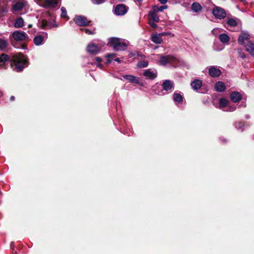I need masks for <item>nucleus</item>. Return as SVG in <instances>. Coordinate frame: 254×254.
I'll return each mask as SVG.
<instances>
[{
	"mask_svg": "<svg viewBox=\"0 0 254 254\" xmlns=\"http://www.w3.org/2000/svg\"><path fill=\"white\" fill-rule=\"evenodd\" d=\"M143 76L147 79L153 80L157 76V72L155 69H147L144 71Z\"/></svg>",
	"mask_w": 254,
	"mask_h": 254,
	"instance_id": "13",
	"label": "nucleus"
},
{
	"mask_svg": "<svg viewBox=\"0 0 254 254\" xmlns=\"http://www.w3.org/2000/svg\"><path fill=\"white\" fill-rule=\"evenodd\" d=\"M24 25V20L21 17L17 18L14 23V27L16 28L22 27Z\"/></svg>",
	"mask_w": 254,
	"mask_h": 254,
	"instance_id": "28",
	"label": "nucleus"
},
{
	"mask_svg": "<svg viewBox=\"0 0 254 254\" xmlns=\"http://www.w3.org/2000/svg\"><path fill=\"white\" fill-rule=\"evenodd\" d=\"M12 37L16 41H24L28 38L25 32L19 31H15L13 32Z\"/></svg>",
	"mask_w": 254,
	"mask_h": 254,
	"instance_id": "8",
	"label": "nucleus"
},
{
	"mask_svg": "<svg viewBox=\"0 0 254 254\" xmlns=\"http://www.w3.org/2000/svg\"><path fill=\"white\" fill-rule=\"evenodd\" d=\"M39 26L43 29H51L53 27H58L59 24H56L55 21L53 22H49L46 20L43 19L39 22Z\"/></svg>",
	"mask_w": 254,
	"mask_h": 254,
	"instance_id": "12",
	"label": "nucleus"
},
{
	"mask_svg": "<svg viewBox=\"0 0 254 254\" xmlns=\"http://www.w3.org/2000/svg\"><path fill=\"white\" fill-rule=\"evenodd\" d=\"M140 57H141V58H142V57H144V55H140Z\"/></svg>",
	"mask_w": 254,
	"mask_h": 254,
	"instance_id": "48",
	"label": "nucleus"
},
{
	"mask_svg": "<svg viewBox=\"0 0 254 254\" xmlns=\"http://www.w3.org/2000/svg\"><path fill=\"white\" fill-rule=\"evenodd\" d=\"M236 108L234 106H229L228 107V109L227 110V111L229 112H233L236 110Z\"/></svg>",
	"mask_w": 254,
	"mask_h": 254,
	"instance_id": "39",
	"label": "nucleus"
},
{
	"mask_svg": "<svg viewBox=\"0 0 254 254\" xmlns=\"http://www.w3.org/2000/svg\"><path fill=\"white\" fill-rule=\"evenodd\" d=\"M7 0H0V16L4 15L8 11Z\"/></svg>",
	"mask_w": 254,
	"mask_h": 254,
	"instance_id": "14",
	"label": "nucleus"
},
{
	"mask_svg": "<svg viewBox=\"0 0 254 254\" xmlns=\"http://www.w3.org/2000/svg\"><path fill=\"white\" fill-rule=\"evenodd\" d=\"M155 22H153V21L150 20L149 22L150 25L153 28L157 27V24L155 23Z\"/></svg>",
	"mask_w": 254,
	"mask_h": 254,
	"instance_id": "40",
	"label": "nucleus"
},
{
	"mask_svg": "<svg viewBox=\"0 0 254 254\" xmlns=\"http://www.w3.org/2000/svg\"><path fill=\"white\" fill-rule=\"evenodd\" d=\"M158 1L162 4H165L167 2L168 0H158Z\"/></svg>",
	"mask_w": 254,
	"mask_h": 254,
	"instance_id": "41",
	"label": "nucleus"
},
{
	"mask_svg": "<svg viewBox=\"0 0 254 254\" xmlns=\"http://www.w3.org/2000/svg\"><path fill=\"white\" fill-rule=\"evenodd\" d=\"M31 26H32V25H31V24H29V25H28V27H29V28L31 27Z\"/></svg>",
	"mask_w": 254,
	"mask_h": 254,
	"instance_id": "46",
	"label": "nucleus"
},
{
	"mask_svg": "<svg viewBox=\"0 0 254 254\" xmlns=\"http://www.w3.org/2000/svg\"><path fill=\"white\" fill-rule=\"evenodd\" d=\"M191 8L194 12H198L201 10L202 6L198 2H194L191 4Z\"/></svg>",
	"mask_w": 254,
	"mask_h": 254,
	"instance_id": "25",
	"label": "nucleus"
},
{
	"mask_svg": "<svg viewBox=\"0 0 254 254\" xmlns=\"http://www.w3.org/2000/svg\"><path fill=\"white\" fill-rule=\"evenodd\" d=\"M240 57H241V58H242V59H244V58H245V57H246V56H245V54H244V53H241V54H240Z\"/></svg>",
	"mask_w": 254,
	"mask_h": 254,
	"instance_id": "42",
	"label": "nucleus"
},
{
	"mask_svg": "<svg viewBox=\"0 0 254 254\" xmlns=\"http://www.w3.org/2000/svg\"><path fill=\"white\" fill-rule=\"evenodd\" d=\"M8 45V42L6 40L0 38V50L3 51L6 49Z\"/></svg>",
	"mask_w": 254,
	"mask_h": 254,
	"instance_id": "29",
	"label": "nucleus"
},
{
	"mask_svg": "<svg viewBox=\"0 0 254 254\" xmlns=\"http://www.w3.org/2000/svg\"><path fill=\"white\" fill-rule=\"evenodd\" d=\"M213 15L218 19H222L226 17L225 10L219 6H215L212 10Z\"/></svg>",
	"mask_w": 254,
	"mask_h": 254,
	"instance_id": "6",
	"label": "nucleus"
},
{
	"mask_svg": "<svg viewBox=\"0 0 254 254\" xmlns=\"http://www.w3.org/2000/svg\"><path fill=\"white\" fill-rule=\"evenodd\" d=\"M95 60L97 63V66H98L100 68L102 69V65L100 64L102 61V59L100 57H96L95 58Z\"/></svg>",
	"mask_w": 254,
	"mask_h": 254,
	"instance_id": "35",
	"label": "nucleus"
},
{
	"mask_svg": "<svg viewBox=\"0 0 254 254\" xmlns=\"http://www.w3.org/2000/svg\"><path fill=\"white\" fill-rule=\"evenodd\" d=\"M161 35L165 36L166 34L164 33H162L159 34H153L151 35V41L157 44H160L162 42V39L161 37Z\"/></svg>",
	"mask_w": 254,
	"mask_h": 254,
	"instance_id": "19",
	"label": "nucleus"
},
{
	"mask_svg": "<svg viewBox=\"0 0 254 254\" xmlns=\"http://www.w3.org/2000/svg\"><path fill=\"white\" fill-rule=\"evenodd\" d=\"M115 61L118 62H120V60L119 58H116V59H115Z\"/></svg>",
	"mask_w": 254,
	"mask_h": 254,
	"instance_id": "45",
	"label": "nucleus"
},
{
	"mask_svg": "<svg viewBox=\"0 0 254 254\" xmlns=\"http://www.w3.org/2000/svg\"><path fill=\"white\" fill-rule=\"evenodd\" d=\"M250 35L247 32L243 31L241 33L238 38V42L240 45H245L246 43L251 41Z\"/></svg>",
	"mask_w": 254,
	"mask_h": 254,
	"instance_id": "10",
	"label": "nucleus"
},
{
	"mask_svg": "<svg viewBox=\"0 0 254 254\" xmlns=\"http://www.w3.org/2000/svg\"><path fill=\"white\" fill-rule=\"evenodd\" d=\"M167 8V5H162L160 6H158L157 5H155L153 6L152 9L155 12H157L158 11H162L164 9H166Z\"/></svg>",
	"mask_w": 254,
	"mask_h": 254,
	"instance_id": "34",
	"label": "nucleus"
},
{
	"mask_svg": "<svg viewBox=\"0 0 254 254\" xmlns=\"http://www.w3.org/2000/svg\"><path fill=\"white\" fill-rule=\"evenodd\" d=\"M14 66L13 69L16 71H21L27 65L26 57L21 54H16L10 60L9 56L5 54L0 55V67L5 68L9 62Z\"/></svg>",
	"mask_w": 254,
	"mask_h": 254,
	"instance_id": "1",
	"label": "nucleus"
},
{
	"mask_svg": "<svg viewBox=\"0 0 254 254\" xmlns=\"http://www.w3.org/2000/svg\"><path fill=\"white\" fill-rule=\"evenodd\" d=\"M245 50L250 55L254 57V43L252 41L248 42L244 45Z\"/></svg>",
	"mask_w": 254,
	"mask_h": 254,
	"instance_id": "16",
	"label": "nucleus"
},
{
	"mask_svg": "<svg viewBox=\"0 0 254 254\" xmlns=\"http://www.w3.org/2000/svg\"><path fill=\"white\" fill-rule=\"evenodd\" d=\"M109 44L116 51L126 50L127 46V42L124 40L115 37L109 39Z\"/></svg>",
	"mask_w": 254,
	"mask_h": 254,
	"instance_id": "2",
	"label": "nucleus"
},
{
	"mask_svg": "<svg viewBox=\"0 0 254 254\" xmlns=\"http://www.w3.org/2000/svg\"><path fill=\"white\" fill-rule=\"evenodd\" d=\"M61 17L63 18L66 19V20L69 19V17L67 15L66 9L64 7H62L61 8Z\"/></svg>",
	"mask_w": 254,
	"mask_h": 254,
	"instance_id": "31",
	"label": "nucleus"
},
{
	"mask_svg": "<svg viewBox=\"0 0 254 254\" xmlns=\"http://www.w3.org/2000/svg\"><path fill=\"white\" fill-rule=\"evenodd\" d=\"M148 65V62L147 61H142L138 62L136 64L138 68H144L146 67Z\"/></svg>",
	"mask_w": 254,
	"mask_h": 254,
	"instance_id": "33",
	"label": "nucleus"
},
{
	"mask_svg": "<svg viewBox=\"0 0 254 254\" xmlns=\"http://www.w3.org/2000/svg\"><path fill=\"white\" fill-rule=\"evenodd\" d=\"M128 10V7L123 4H120L115 7L114 13L117 15H124Z\"/></svg>",
	"mask_w": 254,
	"mask_h": 254,
	"instance_id": "11",
	"label": "nucleus"
},
{
	"mask_svg": "<svg viewBox=\"0 0 254 254\" xmlns=\"http://www.w3.org/2000/svg\"><path fill=\"white\" fill-rule=\"evenodd\" d=\"M230 99L233 102H239L242 99L241 94L238 92H233L230 94Z\"/></svg>",
	"mask_w": 254,
	"mask_h": 254,
	"instance_id": "20",
	"label": "nucleus"
},
{
	"mask_svg": "<svg viewBox=\"0 0 254 254\" xmlns=\"http://www.w3.org/2000/svg\"><path fill=\"white\" fill-rule=\"evenodd\" d=\"M121 1H124L125 0H120Z\"/></svg>",
	"mask_w": 254,
	"mask_h": 254,
	"instance_id": "49",
	"label": "nucleus"
},
{
	"mask_svg": "<svg viewBox=\"0 0 254 254\" xmlns=\"http://www.w3.org/2000/svg\"><path fill=\"white\" fill-rule=\"evenodd\" d=\"M243 126V124L240 122L236 123L235 124V127L237 129H241Z\"/></svg>",
	"mask_w": 254,
	"mask_h": 254,
	"instance_id": "38",
	"label": "nucleus"
},
{
	"mask_svg": "<svg viewBox=\"0 0 254 254\" xmlns=\"http://www.w3.org/2000/svg\"><path fill=\"white\" fill-rule=\"evenodd\" d=\"M86 50L90 54H96L99 52L100 48L93 43H90L87 46Z\"/></svg>",
	"mask_w": 254,
	"mask_h": 254,
	"instance_id": "15",
	"label": "nucleus"
},
{
	"mask_svg": "<svg viewBox=\"0 0 254 254\" xmlns=\"http://www.w3.org/2000/svg\"><path fill=\"white\" fill-rule=\"evenodd\" d=\"M241 1H244L245 0H240Z\"/></svg>",
	"mask_w": 254,
	"mask_h": 254,
	"instance_id": "50",
	"label": "nucleus"
},
{
	"mask_svg": "<svg viewBox=\"0 0 254 254\" xmlns=\"http://www.w3.org/2000/svg\"><path fill=\"white\" fill-rule=\"evenodd\" d=\"M81 30H84L86 34L88 35L94 34L95 33L94 30L91 31V30L85 28V29H81Z\"/></svg>",
	"mask_w": 254,
	"mask_h": 254,
	"instance_id": "36",
	"label": "nucleus"
},
{
	"mask_svg": "<svg viewBox=\"0 0 254 254\" xmlns=\"http://www.w3.org/2000/svg\"><path fill=\"white\" fill-rule=\"evenodd\" d=\"M226 23L229 26L231 27H235L237 25L236 20L234 18H228Z\"/></svg>",
	"mask_w": 254,
	"mask_h": 254,
	"instance_id": "32",
	"label": "nucleus"
},
{
	"mask_svg": "<svg viewBox=\"0 0 254 254\" xmlns=\"http://www.w3.org/2000/svg\"><path fill=\"white\" fill-rule=\"evenodd\" d=\"M221 73L220 70L217 67L212 66L209 69V74L211 77H218L220 75Z\"/></svg>",
	"mask_w": 254,
	"mask_h": 254,
	"instance_id": "17",
	"label": "nucleus"
},
{
	"mask_svg": "<svg viewBox=\"0 0 254 254\" xmlns=\"http://www.w3.org/2000/svg\"><path fill=\"white\" fill-rule=\"evenodd\" d=\"M183 95L177 92H175L173 94V100L176 103H180L183 101Z\"/></svg>",
	"mask_w": 254,
	"mask_h": 254,
	"instance_id": "24",
	"label": "nucleus"
},
{
	"mask_svg": "<svg viewBox=\"0 0 254 254\" xmlns=\"http://www.w3.org/2000/svg\"><path fill=\"white\" fill-rule=\"evenodd\" d=\"M33 42L36 46L41 45L44 43L43 37L41 35H38L34 38Z\"/></svg>",
	"mask_w": 254,
	"mask_h": 254,
	"instance_id": "26",
	"label": "nucleus"
},
{
	"mask_svg": "<svg viewBox=\"0 0 254 254\" xmlns=\"http://www.w3.org/2000/svg\"><path fill=\"white\" fill-rule=\"evenodd\" d=\"M138 2H141L142 0H137Z\"/></svg>",
	"mask_w": 254,
	"mask_h": 254,
	"instance_id": "47",
	"label": "nucleus"
},
{
	"mask_svg": "<svg viewBox=\"0 0 254 254\" xmlns=\"http://www.w3.org/2000/svg\"><path fill=\"white\" fill-rule=\"evenodd\" d=\"M74 22L78 26L89 25L90 21H88L86 17L82 15L76 16L73 19Z\"/></svg>",
	"mask_w": 254,
	"mask_h": 254,
	"instance_id": "7",
	"label": "nucleus"
},
{
	"mask_svg": "<svg viewBox=\"0 0 254 254\" xmlns=\"http://www.w3.org/2000/svg\"><path fill=\"white\" fill-rule=\"evenodd\" d=\"M162 86L163 90L160 93H158L160 95H163L165 94L163 91H165L166 93L167 94L172 92L174 88V83L171 80H165L162 84Z\"/></svg>",
	"mask_w": 254,
	"mask_h": 254,
	"instance_id": "5",
	"label": "nucleus"
},
{
	"mask_svg": "<svg viewBox=\"0 0 254 254\" xmlns=\"http://www.w3.org/2000/svg\"><path fill=\"white\" fill-rule=\"evenodd\" d=\"M191 86L193 90H197L202 86V82L198 79H195L191 83Z\"/></svg>",
	"mask_w": 254,
	"mask_h": 254,
	"instance_id": "23",
	"label": "nucleus"
},
{
	"mask_svg": "<svg viewBox=\"0 0 254 254\" xmlns=\"http://www.w3.org/2000/svg\"><path fill=\"white\" fill-rule=\"evenodd\" d=\"M228 100L225 98H220L219 101V108H222L228 105Z\"/></svg>",
	"mask_w": 254,
	"mask_h": 254,
	"instance_id": "30",
	"label": "nucleus"
},
{
	"mask_svg": "<svg viewBox=\"0 0 254 254\" xmlns=\"http://www.w3.org/2000/svg\"><path fill=\"white\" fill-rule=\"evenodd\" d=\"M14 99H15L14 96H11V97H10V100H11V101L14 100Z\"/></svg>",
	"mask_w": 254,
	"mask_h": 254,
	"instance_id": "44",
	"label": "nucleus"
},
{
	"mask_svg": "<svg viewBox=\"0 0 254 254\" xmlns=\"http://www.w3.org/2000/svg\"><path fill=\"white\" fill-rule=\"evenodd\" d=\"M114 56V54H108V55L106 56V57H107V58H111V57H112V56Z\"/></svg>",
	"mask_w": 254,
	"mask_h": 254,
	"instance_id": "43",
	"label": "nucleus"
},
{
	"mask_svg": "<svg viewBox=\"0 0 254 254\" xmlns=\"http://www.w3.org/2000/svg\"><path fill=\"white\" fill-rule=\"evenodd\" d=\"M160 64L165 65L169 64L173 66H176L178 64V59L171 55H167L165 56H161L159 60Z\"/></svg>",
	"mask_w": 254,
	"mask_h": 254,
	"instance_id": "4",
	"label": "nucleus"
},
{
	"mask_svg": "<svg viewBox=\"0 0 254 254\" xmlns=\"http://www.w3.org/2000/svg\"><path fill=\"white\" fill-rule=\"evenodd\" d=\"M9 1H11L12 0H8Z\"/></svg>",
	"mask_w": 254,
	"mask_h": 254,
	"instance_id": "51",
	"label": "nucleus"
},
{
	"mask_svg": "<svg viewBox=\"0 0 254 254\" xmlns=\"http://www.w3.org/2000/svg\"><path fill=\"white\" fill-rule=\"evenodd\" d=\"M91 1L93 3L96 4H100L105 2V0H91Z\"/></svg>",
	"mask_w": 254,
	"mask_h": 254,
	"instance_id": "37",
	"label": "nucleus"
},
{
	"mask_svg": "<svg viewBox=\"0 0 254 254\" xmlns=\"http://www.w3.org/2000/svg\"><path fill=\"white\" fill-rule=\"evenodd\" d=\"M60 0H35L40 7L46 9H53L58 7Z\"/></svg>",
	"mask_w": 254,
	"mask_h": 254,
	"instance_id": "3",
	"label": "nucleus"
},
{
	"mask_svg": "<svg viewBox=\"0 0 254 254\" xmlns=\"http://www.w3.org/2000/svg\"><path fill=\"white\" fill-rule=\"evenodd\" d=\"M123 77L125 79L128 81L130 82L140 84V78L138 77L132 75H123Z\"/></svg>",
	"mask_w": 254,
	"mask_h": 254,
	"instance_id": "18",
	"label": "nucleus"
},
{
	"mask_svg": "<svg viewBox=\"0 0 254 254\" xmlns=\"http://www.w3.org/2000/svg\"><path fill=\"white\" fill-rule=\"evenodd\" d=\"M219 38L220 41L224 44L228 43L230 40L229 36L224 33L220 34L219 36Z\"/></svg>",
	"mask_w": 254,
	"mask_h": 254,
	"instance_id": "27",
	"label": "nucleus"
},
{
	"mask_svg": "<svg viewBox=\"0 0 254 254\" xmlns=\"http://www.w3.org/2000/svg\"><path fill=\"white\" fill-rule=\"evenodd\" d=\"M215 89L218 92H223L226 89V86L224 82L222 81L217 82L215 84Z\"/></svg>",
	"mask_w": 254,
	"mask_h": 254,
	"instance_id": "21",
	"label": "nucleus"
},
{
	"mask_svg": "<svg viewBox=\"0 0 254 254\" xmlns=\"http://www.w3.org/2000/svg\"><path fill=\"white\" fill-rule=\"evenodd\" d=\"M27 1L26 0H20L13 4L11 8L12 12L20 11L23 7L27 5Z\"/></svg>",
	"mask_w": 254,
	"mask_h": 254,
	"instance_id": "9",
	"label": "nucleus"
},
{
	"mask_svg": "<svg viewBox=\"0 0 254 254\" xmlns=\"http://www.w3.org/2000/svg\"><path fill=\"white\" fill-rule=\"evenodd\" d=\"M148 15L150 20L156 22L159 21V18L158 14H157V12L154 11L153 9L151 11L149 12Z\"/></svg>",
	"mask_w": 254,
	"mask_h": 254,
	"instance_id": "22",
	"label": "nucleus"
}]
</instances>
